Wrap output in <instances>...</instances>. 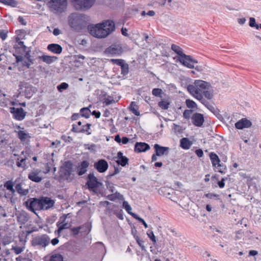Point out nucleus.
Returning <instances> with one entry per match:
<instances>
[{
    "instance_id": "2",
    "label": "nucleus",
    "mask_w": 261,
    "mask_h": 261,
    "mask_svg": "<svg viewBox=\"0 0 261 261\" xmlns=\"http://www.w3.org/2000/svg\"><path fill=\"white\" fill-rule=\"evenodd\" d=\"M115 29L113 21L108 20L96 24L88 25V29L90 34L94 37L103 38L113 32Z\"/></svg>"
},
{
    "instance_id": "51",
    "label": "nucleus",
    "mask_w": 261,
    "mask_h": 261,
    "mask_svg": "<svg viewBox=\"0 0 261 261\" xmlns=\"http://www.w3.org/2000/svg\"><path fill=\"white\" fill-rule=\"evenodd\" d=\"M192 111L191 110H186L183 113V117L187 119H189L192 115Z\"/></svg>"
},
{
    "instance_id": "11",
    "label": "nucleus",
    "mask_w": 261,
    "mask_h": 261,
    "mask_svg": "<svg viewBox=\"0 0 261 261\" xmlns=\"http://www.w3.org/2000/svg\"><path fill=\"white\" fill-rule=\"evenodd\" d=\"M178 60L184 66L192 69L194 67L195 64L197 63L194 60L192 59L190 56L183 54L181 57H178Z\"/></svg>"
},
{
    "instance_id": "7",
    "label": "nucleus",
    "mask_w": 261,
    "mask_h": 261,
    "mask_svg": "<svg viewBox=\"0 0 261 261\" xmlns=\"http://www.w3.org/2000/svg\"><path fill=\"white\" fill-rule=\"evenodd\" d=\"M69 216L70 214H63L60 217L59 221L56 224L58 229L56 230V233L57 232L59 234L63 230L69 228L71 226V222L66 221L67 219L69 217Z\"/></svg>"
},
{
    "instance_id": "52",
    "label": "nucleus",
    "mask_w": 261,
    "mask_h": 261,
    "mask_svg": "<svg viewBox=\"0 0 261 261\" xmlns=\"http://www.w3.org/2000/svg\"><path fill=\"white\" fill-rule=\"evenodd\" d=\"M249 25L251 27H255L256 29H259V25L256 24L255 19L253 17H251L249 20Z\"/></svg>"
},
{
    "instance_id": "30",
    "label": "nucleus",
    "mask_w": 261,
    "mask_h": 261,
    "mask_svg": "<svg viewBox=\"0 0 261 261\" xmlns=\"http://www.w3.org/2000/svg\"><path fill=\"white\" fill-rule=\"evenodd\" d=\"M129 110L136 116H140V112L139 111V106L137 105L136 102L132 101L129 107Z\"/></svg>"
},
{
    "instance_id": "43",
    "label": "nucleus",
    "mask_w": 261,
    "mask_h": 261,
    "mask_svg": "<svg viewBox=\"0 0 261 261\" xmlns=\"http://www.w3.org/2000/svg\"><path fill=\"white\" fill-rule=\"evenodd\" d=\"M50 261H63V258L61 254H55L50 257Z\"/></svg>"
},
{
    "instance_id": "55",
    "label": "nucleus",
    "mask_w": 261,
    "mask_h": 261,
    "mask_svg": "<svg viewBox=\"0 0 261 261\" xmlns=\"http://www.w3.org/2000/svg\"><path fill=\"white\" fill-rule=\"evenodd\" d=\"M16 42H17L18 44L20 46V47L25 49L26 48L25 45L24 44L23 41H21L19 38H16Z\"/></svg>"
},
{
    "instance_id": "24",
    "label": "nucleus",
    "mask_w": 261,
    "mask_h": 261,
    "mask_svg": "<svg viewBox=\"0 0 261 261\" xmlns=\"http://www.w3.org/2000/svg\"><path fill=\"white\" fill-rule=\"evenodd\" d=\"M119 99H117L113 96L104 95L102 99V102L105 106H109L111 104L115 103L118 102Z\"/></svg>"
},
{
    "instance_id": "32",
    "label": "nucleus",
    "mask_w": 261,
    "mask_h": 261,
    "mask_svg": "<svg viewBox=\"0 0 261 261\" xmlns=\"http://www.w3.org/2000/svg\"><path fill=\"white\" fill-rule=\"evenodd\" d=\"M171 49L177 54L178 56L176 57L177 59H178V57H181L183 54H185L182 51V48L177 45L173 44L171 45Z\"/></svg>"
},
{
    "instance_id": "5",
    "label": "nucleus",
    "mask_w": 261,
    "mask_h": 261,
    "mask_svg": "<svg viewBox=\"0 0 261 261\" xmlns=\"http://www.w3.org/2000/svg\"><path fill=\"white\" fill-rule=\"evenodd\" d=\"M51 11L62 12L67 6V0H44Z\"/></svg>"
},
{
    "instance_id": "44",
    "label": "nucleus",
    "mask_w": 261,
    "mask_h": 261,
    "mask_svg": "<svg viewBox=\"0 0 261 261\" xmlns=\"http://www.w3.org/2000/svg\"><path fill=\"white\" fill-rule=\"evenodd\" d=\"M69 85L65 82L62 83L57 86V89L60 92H62L64 90L67 89Z\"/></svg>"
},
{
    "instance_id": "28",
    "label": "nucleus",
    "mask_w": 261,
    "mask_h": 261,
    "mask_svg": "<svg viewBox=\"0 0 261 261\" xmlns=\"http://www.w3.org/2000/svg\"><path fill=\"white\" fill-rule=\"evenodd\" d=\"M38 59L41 60L43 62L46 64H50L53 63L57 59V57L55 56H50L47 55H43L39 56Z\"/></svg>"
},
{
    "instance_id": "64",
    "label": "nucleus",
    "mask_w": 261,
    "mask_h": 261,
    "mask_svg": "<svg viewBox=\"0 0 261 261\" xmlns=\"http://www.w3.org/2000/svg\"><path fill=\"white\" fill-rule=\"evenodd\" d=\"M79 117L80 115L79 114H74L71 116V119L72 120H76L79 118Z\"/></svg>"
},
{
    "instance_id": "37",
    "label": "nucleus",
    "mask_w": 261,
    "mask_h": 261,
    "mask_svg": "<svg viewBox=\"0 0 261 261\" xmlns=\"http://www.w3.org/2000/svg\"><path fill=\"white\" fill-rule=\"evenodd\" d=\"M13 187H14V182L12 180L7 181L4 184V187H5L8 190L10 191L12 193H14L15 191Z\"/></svg>"
},
{
    "instance_id": "42",
    "label": "nucleus",
    "mask_w": 261,
    "mask_h": 261,
    "mask_svg": "<svg viewBox=\"0 0 261 261\" xmlns=\"http://www.w3.org/2000/svg\"><path fill=\"white\" fill-rule=\"evenodd\" d=\"M110 62L113 64H116V65H117L118 66H120V67L124 64L125 63V61L123 59H111L110 60Z\"/></svg>"
},
{
    "instance_id": "19",
    "label": "nucleus",
    "mask_w": 261,
    "mask_h": 261,
    "mask_svg": "<svg viewBox=\"0 0 261 261\" xmlns=\"http://www.w3.org/2000/svg\"><path fill=\"white\" fill-rule=\"evenodd\" d=\"M116 158L117 159L116 162L118 165L124 167L126 165L128 164V159L125 156H123V153L120 151L117 153V156Z\"/></svg>"
},
{
    "instance_id": "35",
    "label": "nucleus",
    "mask_w": 261,
    "mask_h": 261,
    "mask_svg": "<svg viewBox=\"0 0 261 261\" xmlns=\"http://www.w3.org/2000/svg\"><path fill=\"white\" fill-rule=\"evenodd\" d=\"M107 198L109 200L111 201H115L117 199H118L119 200L123 199V196L117 192H116L115 193L109 195Z\"/></svg>"
},
{
    "instance_id": "63",
    "label": "nucleus",
    "mask_w": 261,
    "mask_h": 261,
    "mask_svg": "<svg viewBox=\"0 0 261 261\" xmlns=\"http://www.w3.org/2000/svg\"><path fill=\"white\" fill-rule=\"evenodd\" d=\"M59 242V241L57 238H55L51 241V243L53 245L55 246L58 244Z\"/></svg>"
},
{
    "instance_id": "21",
    "label": "nucleus",
    "mask_w": 261,
    "mask_h": 261,
    "mask_svg": "<svg viewBox=\"0 0 261 261\" xmlns=\"http://www.w3.org/2000/svg\"><path fill=\"white\" fill-rule=\"evenodd\" d=\"M21 155H24V158H18L17 159L16 162V165L18 167H22L24 168L25 166H27V164H25V162L27 160V155H29V153L28 151H22L21 152Z\"/></svg>"
},
{
    "instance_id": "39",
    "label": "nucleus",
    "mask_w": 261,
    "mask_h": 261,
    "mask_svg": "<svg viewBox=\"0 0 261 261\" xmlns=\"http://www.w3.org/2000/svg\"><path fill=\"white\" fill-rule=\"evenodd\" d=\"M170 103L167 100H161L158 103L159 107L163 110H167L169 107Z\"/></svg>"
},
{
    "instance_id": "46",
    "label": "nucleus",
    "mask_w": 261,
    "mask_h": 261,
    "mask_svg": "<svg viewBox=\"0 0 261 261\" xmlns=\"http://www.w3.org/2000/svg\"><path fill=\"white\" fill-rule=\"evenodd\" d=\"M152 94L156 97H162V90L160 88H154L152 91Z\"/></svg>"
},
{
    "instance_id": "45",
    "label": "nucleus",
    "mask_w": 261,
    "mask_h": 261,
    "mask_svg": "<svg viewBox=\"0 0 261 261\" xmlns=\"http://www.w3.org/2000/svg\"><path fill=\"white\" fill-rule=\"evenodd\" d=\"M0 3L13 7L16 5V3L14 0H0Z\"/></svg>"
},
{
    "instance_id": "3",
    "label": "nucleus",
    "mask_w": 261,
    "mask_h": 261,
    "mask_svg": "<svg viewBox=\"0 0 261 261\" xmlns=\"http://www.w3.org/2000/svg\"><path fill=\"white\" fill-rule=\"evenodd\" d=\"M55 201L48 197L33 198L30 202L29 207L33 212L35 211L47 210L54 206Z\"/></svg>"
},
{
    "instance_id": "17",
    "label": "nucleus",
    "mask_w": 261,
    "mask_h": 261,
    "mask_svg": "<svg viewBox=\"0 0 261 261\" xmlns=\"http://www.w3.org/2000/svg\"><path fill=\"white\" fill-rule=\"evenodd\" d=\"M150 146L145 142H137L135 145L134 150L136 152L140 153L149 150Z\"/></svg>"
},
{
    "instance_id": "38",
    "label": "nucleus",
    "mask_w": 261,
    "mask_h": 261,
    "mask_svg": "<svg viewBox=\"0 0 261 261\" xmlns=\"http://www.w3.org/2000/svg\"><path fill=\"white\" fill-rule=\"evenodd\" d=\"M129 72V66L128 64L125 62L121 66V74L125 76L127 75Z\"/></svg>"
},
{
    "instance_id": "59",
    "label": "nucleus",
    "mask_w": 261,
    "mask_h": 261,
    "mask_svg": "<svg viewBox=\"0 0 261 261\" xmlns=\"http://www.w3.org/2000/svg\"><path fill=\"white\" fill-rule=\"evenodd\" d=\"M195 153H196V155H197V156H198L199 158H201L203 155V151L201 149H198L196 150Z\"/></svg>"
},
{
    "instance_id": "23",
    "label": "nucleus",
    "mask_w": 261,
    "mask_h": 261,
    "mask_svg": "<svg viewBox=\"0 0 261 261\" xmlns=\"http://www.w3.org/2000/svg\"><path fill=\"white\" fill-rule=\"evenodd\" d=\"M154 149L155 150L156 155H158V156H162L166 154L169 150V148L168 147L161 146L158 144L154 145Z\"/></svg>"
},
{
    "instance_id": "33",
    "label": "nucleus",
    "mask_w": 261,
    "mask_h": 261,
    "mask_svg": "<svg viewBox=\"0 0 261 261\" xmlns=\"http://www.w3.org/2000/svg\"><path fill=\"white\" fill-rule=\"evenodd\" d=\"M15 190L21 195H27L29 193V190L23 189L21 184H16L15 186Z\"/></svg>"
},
{
    "instance_id": "60",
    "label": "nucleus",
    "mask_w": 261,
    "mask_h": 261,
    "mask_svg": "<svg viewBox=\"0 0 261 261\" xmlns=\"http://www.w3.org/2000/svg\"><path fill=\"white\" fill-rule=\"evenodd\" d=\"M129 141V139L126 137H123L121 140V142L123 144H127Z\"/></svg>"
},
{
    "instance_id": "4",
    "label": "nucleus",
    "mask_w": 261,
    "mask_h": 261,
    "mask_svg": "<svg viewBox=\"0 0 261 261\" xmlns=\"http://www.w3.org/2000/svg\"><path fill=\"white\" fill-rule=\"evenodd\" d=\"M86 185L90 191L98 194L100 193V187L102 186V184L98 180L94 173H90L88 175Z\"/></svg>"
},
{
    "instance_id": "13",
    "label": "nucleus",
    "mask_w": 261,
    "mask_h": 261,
    "mask_svg": "<svg viewBox=\"0 0 261 261\" xmlns=\"http://www.w3.org/2000/svg\"><path fill=\"white\" fill-rule=\"evenodd\" d=\"M94 167L99 173H103L108 170L109 165L105 159H100L94 163Z\"/></svg>"
},
{
    "instance_id": "9",
    "label": "nucleus",
    "mask_w": 261,
    "mask_h": 261,
    "mask_svg": "<svg viewBox=\"0 0 261 261\" xmlns=\"http://www.w3.org/2000/svg\"><path fill=\"white\" fill-rule=\"evenodd\" d=\"M10 112L12 114L13 118L17 121L23 120L27 114L22 108H16L14 107L10 108Z\"/></svg>"
},
{
    "instance_id": "8",
    "label": "nucleus",
    "mask_w": 261,
    "mask_h": 261,
    "mask_svg": "<svg viewBox=\"0 0 261 261\" xmlns=\"http://www.w3.org/2000/svg\"><path fill=\"white\" fill-rule=\"evenodd\" d=\"M76 10H86L94 5L95 0H72Z\"/></svg>"
},
{
    "instance_id": "50",
    "label": "nucleus",
    "mask_w": 261,
    "mask_h": 261,
    "mask_svg": "<svg viewBox=\"0 0 261 261\" xmlns=\"http://www.w3.org/2000/svg\"><path fill=\"white\" fill-rule=\"evenodd\" d=\"M82 228V226H78L76 227H73L70 228V232L73 234L74 236L77 235L80 231V230Z\"/></svg>"
},
{
    "instance_id": "10",
    "label": "nucleus",
    "mask_w": 261,
    "mask_h": 261,
    "mask_svg": "<svg viewBox=\"0 0 261 261\" xmlns=\"http://www.w3.org/2000/svg\"><path fill=\"white\" fill-rule=\"evenodd\" d=\"M50 239L47 234H43L35 237L32 242L34 246H40L42 247H45L49 243Z\"/></svg>"
},
{
    "instance_id": "56",
    "label": "nucleus",
    "mask_w": 261,
    "mask_h": 261,
    "mask_svg": "<svg viewBox=\"0 0 261 261\" xmlns=\"http://www.w3.org/2000/svg\"><path fill=\"white\" fill-rule=\"evenodd\" d=\"M227 178H222L220 181H218V185L220 188H223L225 186V181Z\"/></svg>"
},
{
    "instance_id": "48",
    "label": "nucleus",
    "mask_w": 261,
    "mask_h": 261,
    "mask_svg": "<svg viewBox=\"0 0 261 261\" xmlns=\"http://www.w3.org/2000/svg\"><path fill=\"white\" fill-rule=\"evenodd\" d=\"M172 129L174 130L175 133H182L183 129L180 125L173 124Z\"/></svg>"
},
{
    "instance_id": "1",
    "label": "nucleus",
    "mask_w": 261,
    "mask_h": 261,
    "mask_svg": "<svg viewBox=\"0 0 261 261\" xmlns=\"http://www.w3.org/2000/svg\"><path fill=\"white\" fill-rule=\"evenodd\" d=\"M210 84L203 80H195L192 84L187 86L188 92L202 104L207 107L208 102L203 99V96L208 99L213 97V93L210 90Z\"/></svg>"
},
{
    "instance_id": "47",
    "label": "nucleus",
    "mask_w": 261,
    "mask_h": 261,
    "mask_svg": "<svg viewBox=\"0 0 261 261\" xmlns=\"http://www.w3.org/2000/svg\"><path fill=\"white\" fill-rule=\"evenodd\" d=\"M134 238L137 243V244L139 245V246L141 247V248L142 250L145 249V246H144V241L140 239V238L138 236H135Z\"/></svg>"
},
{
    "instance_id": "29",
    "label": "nucleus",
    "mask_w": 261,
    "mask_h": 261,
    "mask_svg": "<svg viewBox=\"0 0 261 261\" xmlns=\"http://www.w3.org/2000/svg\"><path fill=\"white\" fill-rule=\"evenodd\" d=\"M213 167L216 172H220L221 174H225L227 170L226 165L223 163H221V162H219L218 164H216L215 166Z\"/></svg>"
},
{
    "instance_id": "49",
    "label": "nucleus",
    "mask_w": 261,
    "mask_h": 261,
    "mask_svg": "<svg viewBox=\"0 0 261 261\" xmlns=\"http://www.w3.org/2000/svg\"><path fill=\"white\" fill-rule=\"evenodd\" d=\"M147 234L150 240L153 242V244H156V240L153 232L152 231L147 232Z\"/></svg>"
},
{
    "instance_id": "18",
    "label": "nucleus",
    "mask_w": 261,
    "mask_h": 261,
    "mask_svg": "<svg viewBox=\"0 0 261 261\" xmlns=\"http://www.w3.org/2000/svg\"><path fill=\"white\" fill-rule=\"evenodd\" d=\"M251 125V122L246 118H242L235 123L236 127L239 129L250 127Z\"/></svg>"
},
{
    "instance_id": "31",
    "label": "nucleus",
    "mask_w": 261,
    "mask_h": 261,
    "mask_svg": "<svg viewBox=\"0 0 261 261\" xmlns=\"http://www.w3.org/2000/svg\"><path fill=\"white\" fill-rule=\"evenodd\" d=\"M209 156L213 166H215L216 164H218L219 162H221L219 156L215 152H211Z\"/></svg>"
},
{
    "instance_id": "15",
    "label": "nucleus",
    "mask_w": 261,
    "mask_h": 261,
    "mask_svg": "<svg viewBox=\"0 0 261 261\" xmlns=\"http://www.w3.org/2000/svg\"><path fill=\"white\" fill-rule=\"evenodd\" d=\"M192 122L197 127H201L204 123V116L199 113H194L191 117Z\"/></svg>"
},
{
    "instance_id": "27",
    "label": "nucleus",
    "mask_w": 261,
    "mask_h": 261,
    "mask_svg": "<svg viewBox=\"0 0 261 261\" xmlns=\"http://www.w3.org/2000/svg\"><path fill=\"white\" fill-rule=\"evenodd\" d=\"M192 144L193 142L187 138H183L180 140V146L184 149H190Z\"/></svg>"
},
{
    "instance_id": "20",
    "label": "nucleus",
    "mask_w": 261,
    "mask_h": 261,
    "mask_svg": "<svg viewBox=\"0 0 261 261\" xmlns=\"http://www.w3.org/2000/svg\"><path fill=\"white\" fill-rule=\"evenodd\" d=\"M85 57L82 55H74L73 57L72 65L80 67L83 65Z\"/></svg>"
},
{
    "instance_id": "58",
    "label": "nucleus",
    "mask_w": 261,
    "mask_h": 261,
    "mask_svg": "<svg viewBox=\"0 0 261 261\" xmlns=\"http://www.w3.org/2000/svg\"><path fill=\"white\" fill-rule=\"evenodd\" d=\"M9 101V100L7 98H4L3 100H0V106L2 107H5L7 106V102Z\"/></svg>"
},
{
    "instance_id": "57",
    "label": "nucleus",
    "mask_w": 261,
    "mask_h": 261,
    "mask_svg": "<svg viewBox=\"0 0 261 261\" xmlns=\"http://www.w3.org/2000/svg\"><path fill=\"white\" fill-rule=\"evenodd\" d=\"M7 37V32H5V31H0V38H1L3 40H5Z\"/></svg>"
},
{
    "instance_id": "62",
    "label": "nucleus",
    "mask_w": 261,
    "mask_h": 261,
    "mask_svg": "<svg viewBox=\"0 0 261 261\" xmlns=\"http://www.w3.org/2000/svg\"><path fill=\"white\" fill-rule=\"evenodd\" d=\"M61 33L60 30L58 28L54 29L53 31V34L55 36H58Z\"/></svg>"
},
{
    "instance_id": "14",
    "label": "nucleus",
    "mask_w": 261,
    "mask_h": 261,
    "mask_svg": "<svg viewBox=\"0 0 261 261\" xmlns=\"http://www.w3.org/2000/svg\"><path fill=\"white\" fill-rule=\"evenodd\" d=\"M91 124L86 123V124L82 125L81 127L78 125H72V132L76 133H86L87 135H90L91 132L90 131Z\"/></svg>"
},
{
    "instance_id": "36",
    "label": "nucleus",
    "mask_w": 261,
    "mask_h": 261,
    "mask_svg": "<svg viewBox=\"0 0 261 261\" xmlns=\"http://www.w3.org/2000/svg\"><path fill=\"white\" fill-rule=\"evenodd\" d=\"M123 207L126 210L127 213L131 215L132 217H135V216H136V214L131 212L132 207L127 201H124L123 202Z\"/></svg>"
},
{
    "instance_id": "16",
    "label": "nucleus",
    "mask_w": 261,
    "mask_h": 261,
    "mask_svg": "<svg viewBox=\"0 0 261 261\" xmlns=\"http://www.w3.org/2000/svg\"><path fill=\"white\" fill-rule=\"evenodd\" d=\"M106 52L112 56H119L121 55L123 53V49L120 45H112L106 49Z\"/></svg>"
},
{
    "instance_id": "25",
    "label": "nucleus",
    "mask_w": 261,
    "mask_h": 261,
    "mask_svg": "<svg viewBox=\"0 0 261 261\" xmlns=\"http://www.w3.org/2000/svg\"><path fill=\"white\" fill-rule=\"evenodd\" d=\"M47 49L51 52L56 54H60L62 51V47L59 44L55 43L49 44L47 46Z\"/></svg>"
},
{
    "instance_id": "41",
    "label": "nucleus",
    "mask_w": 261,
    "mask_h": 261,
    "mask_svg": "<svg viewBox=\"0 0 261 261\" xmlns=\"http://www.w3.org/2000/svg\"><path fill=\"white\" fill-rule=\"evenodd\" d=\"M186 104L188 108L195 109L197 108V104L196 102L191 99H188L186 100Z\"/></svg>"
},
{
    "instance_id": "34",
    "label": "nucleus",
    "mask_w": 261,
    "mask_h": 261,
    "mask_svg": "<svg viewBox=\"0 0 261 261\" xmlns=\"http://www.w3.org/2000/svg\"><path fill=\"white\" fill-rule=\"evenodd\" d=\"M27 87L26 83L21 82L19 84V88L18 89V91L20 93H24L25 96L27 95L28 97H30V96L29 95L30 94L27 93Z\"/></svg>"
},
{
    "instance_id": "40",
    "label": "nucleus",
    "mask_w": 261,
    "mask_h": 261,
    "mask_svg": "<svg viewBox=\"0 0 261 261\" xmlns=\"http://www.w3.org/2000/svg\"><path fill=\"white\" fill-rule=\"evenodd\" d=\"M90 110L88 108H84L80 110L81 115L86 118L90 116Z\"/></svg>"
},
{
    "instance_id": "61",
    "label": "nucleus",
    "mask_w": 261,
    "mask_h": 261,
    "mask_svg": "<svg viewBox=\"0 0 261 261\" xmlns=\"http://www.w3.org/2000/svg\"><path fill=\"white\" fill-rule=\"evenodd\" d=\"M92 114L95 116L96 118H99L100 117L101 113L99 111H94Z\"/></svg>"
},
{
    "instance_id": "54",
    "label": "nucleus",
    "mask_w": 261,
    "mask_h": 261,
    "mask_svg": "<svg viewBox=\"0 0 261 261\" xmlns=\"http://www.w3.org/2000/svg\"><path fill=\"white\" fill-rule=\"evenodd\" d=\"M135 217H134V218L135 219L138 220L140 222L142 223L145 228L148 227V225H147V223L145 222V221L142 218L138 217L137 215H136V216H135Z\"/></svg>"
},
{
    "instance_id": "53",
    "label": "nucleus",
    "mask_w": 261,
    "mask_h": 261,
    "mask_svg": "<svg viewBox=\"0 0 261 261\" xmlns=\"http://www.w3.org/2000/svg\"><path fill=\"white\" fill-rule=\"evenodd\" d=\"M13 249L16 254H19L23 251L24 248L20 247H15L13 248Z\"/></svg>"
},
{
    "instance_id": "26",
    "label": "nucleus",
    "mask_w": 261,
    "mask_h": 261,
    "mask_svg": "<svg viewBox=\"0 0 261 261\" xmlns=\"http://www.w3.org/2000/svg\"><path fill=\"white\" fill-rule=\"evenodd\" d=\"M17 137L23 143L29 142L31 138L29 134L23 130H19L17 132Z\"/></svg>"
},
{
    "instance_id": "6",
    "label": "nucleus",
    "mask_w": 261,
    "mask_h": 261,
    "mask_svg": "<svg viewBox=\"0 0 261 261\" xmlns=\"http://www.w3.org/2000/svg\"><path fill=\"white\" fill-rule=\"evenodd\" d=\"M73 169V164L71 161L65 162L59 170V176L61 180L70 179Z\"/></svg>"
},
{
    "instance_id": "12",
    "label": "nucleus",
    "mask_w": 261,
    "mask_h": 261,
    "mask_svg": "<svg viewBox=\"0 0 261 261\" xmlns=\"http://www.w3.org/2000/svg\"><path fill=\"white\" fill-rule=\"evenodd\" d=\"M41 172L42 171L40 169H34L29 173L28 178L33 182H39L43 179Z\"/></svg>"
},
{
    "instance_id": "22",
    "label": "nucleus",
    "mask_w": 261,
    "mask_h": 261,
    "mask_svg": "<svg viewBox=\"0 0 261 261\" xmlns=\"http://www.w3.org/2000/svg\"><path fill=\"white\" fill-rule=\"evenodd\" d=\"M89 166V163L87 161H83L77 167V174L79 175L84 174L87 171V168Z\"/></svg>"
}]
</instances>
